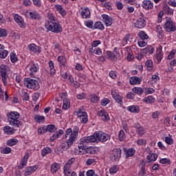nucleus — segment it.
<instances>
[{
  "label": "nucleus",
  "instance_id": "obj_29",
  "mask_svg": "<svg viewBox=\"0 0 176 176\" xmlns=\"http://www.w3.org/2000/svg\"><path fill=\"white\" fill-rule=\"evenodd\" d=\"M3 130L4 133H6V134H8L10 135H12V134H14V133L16 132V130L14 129L9 126H4Z\"/></svg>",
  "mask_w": 176,
  "mask_h": 176
},
{
  "label": "nucleus",
  "instance_id": "obj_11",
  "mask_svg": "<svg viewBox=\"0 0 176 176\" xmlns=\"http://www.w3.org/2000/svg\"><path fill=\"white\" fill-rule=\"evenodd\" d=\"M111 95L113 98H114L115 100H116V102L118 104H120V107L123 106V98L120 96V95L116 91V90L111 91Z\"/></svg>",
  "mask_w": 176,
  "mask_h": 176
},
{
  "label": "nucleus",
  "instance_id": "obj_49",
  "mask_svg": "<svg viewBox=\"0 0 176 176\" xmlns=\"http://www.w3.org/2000/svg\"><path fill=\"white\" fill-rule=\"evenodd\" d=\"M164 12H165V13H166V14H168V15L173 16V14H174V9H173L168 6H166L164 8Z\"/></svg>",
  "mask_w": 176,
  "mask_h": 176
},
{
  "label": "nucleus",
  "instance_id": "obj_30",
  "mask_svg": "<svg viewBox=\"0 0 176 176\" xmlns=\"http://www.w3.org/2000/svg\"><path fill=\"white\" fill-rule=\"evenodd\" d=\"M155 102L156 99L152 96H148L143 99V102L146 104H154Z\"/></svg>",
  "mask_w": 176,
  "mask_h": 176
},
{
  "label": "nucleus",
  "instance_id": "obj_26",
  "mask_svg": "<svg viewBox=\"0 0 176 176\" xmlns=\"http://www.w3.org/2000/svg\"><path fill=\"white\" fill-rule=\"evenodd\" d=\"M30 74L32 75L34 72H38L39 71V65L36 63L32 62L30 68Z\"/></svg>",
  "mask_w": 176,
  "mask_h": 176
},
{
  "label": "nucleus",
  "instance_id": "obj_63",
  "mask_svg": "<svg viewBox=\"0 0 176 176\" xmlns=\"http://www.w3.org/2000/svg\"><path fill=\"white\" fill-rule=\"evenodd\" d=\"M118 137H119L120 141H123V140H124V138H125L124 131L123 130L120 131Z\"/></svg>",
  "mask_w": 176,
  "mask_h": 176
},
{
  "label": "nucleus",
  "instance_id": "obj_57",
  "mask_svg": "<svg viewBox=\"0 0 176 176\" xmlns=\"http://www.w3.org/2000/svg\"><path fill=\"white\" fill-rule=\"evenodd\" d=\"M110 102L109 99L104 98H103L101 101H100V104L101 105H102V107H107V105H108V103Z\"/></svg>",
  "mask_w": 176,
  "mask_h": 176
},
{
  "label": "nucleus",
  "instance_id": "obj_28",
  "mask_svg": "<svg viewBox=\"0 0 176 176\" xmlns=\"http://www.w3.org/2000/svg\"><path fill=\"white\" fill-rule=\"evenodd\" d=\"M153 52H155V49H153L152 45H148L146 48L142 50L143 54H148H148H153Z\"/></svg>",
  "mask_w": 176,
  "mask_h": 176
},
{
  "label": "nucleus",
  "instance_id": "obj_32",
  "mask_svg": "<svg viewBox=\"0 0 176 176\" xmlns=\"http://www.w3.org/2000/svg\"><path fill=\"white\" fill-rule=\"evenodd\" d=\"M10 126H12V127H20L23 123L19 120H14L12 119V120L8 121Z\"/></svg>",
  "mask_w": 176,
  "mask_h": 176
},
{
  "label": "nucleus",
  "instance_id": "obj_55",
  "mask_svg": "<svg viewBox=\"0 0 176 176\" xmlns=\"http://www.w3.org/2000/svg\"><path fill=\"white\" fill-rule=\"evenodd\" d=\"M47 129L49 133H54L56 131V126H54V124H50L47 126Z\"/></svg>",
  "mask_w": 176,
  "mask_h": 176
},
{
  "label": "nucleus",
  "instance_id": "obj_60",
  "mask_svg": "<svg viewBox=\"0 0 176 176\" xmlns=\"http://www.w3.org/2000/svg\"><path fill=\"white\" fill-rule=\"evenodd\" d=\"M32 2L36 8H41L42 6V1L41 0H32Z\"/></svg>",
  "mask_w": 176,
  "mask_h": 176
},
{
  "label": "nucleus",
  "instance_id": "obj_58",
  "mask_svg": "<svg viewBox=\"0 0 176 176\" xmlns=\"http://www.w3.org/2000/svg\"><path fill=\"white\" fill-rule=\"evenodd\" d=\"M10 60L12 63H16L17 61V56H16L14 52L10 54Z\"/></svg>",
  "mask_w": 176,
  "mask_h": 176
},
{
  "label": "nucleus",
  "instance_id": "obj_19",
  "mask_svg": "<svg viewBox=\"0 0 176 176\" xmlns=\"http://www.w3.org/2000/svg\"><path fill=\"white\" fill-rule=\"evenodd\" d=\"M142 6L143 9L151 10V9H153V3L149 0H144L142 3Z\"/></svg>",
  "mask_w": 176,
  "mask_h": 176
},
{
  "label": "nucleus",
  "instance_id": "obj_64",
  "mask_svg": "<svg viewBox=\"0 0 176 176\" xmlns=\"http://www.w3.org/2000/svg\"><path fill=\"white\" fill-rule=\"evenodd\" d=\"M10 152H12V148L10 147H6L1 151V153H3L4 155H8V153H10Z\"/></svg>",
  "mask_w": 176,
  "mask_h": 176
},
{
  "label": "nucleus",
  "instance_id": "obj_39",
  "mask_svg": "<svg viewBox=\"0 0 176 176\" xmlns=\"http://www.w3.org/2000/svg\"><path fill=\"white\" fill-rule=\"evenodd\" d=\"M145 65L150 72L153 71V61L152 60H147L145 63Z\"/></svg>",
  "mask_w": 176,
  "mask_h": 176
},
{
  "label": "nucleus",
  "instance_id": "obj_31",
  "mask_svg": "<svg viewBox=\"0 0 176 176\" xmlns=\"http://www.w3.org/2000/svg\"><path fill=\"white\" fill-rule=\"evenodd\" d=\"M126 109L132 113H138V112H140V107L135 105L129 106L126 108Z\"/></svg>",
  "mask_w": 176,
  "mask_h": 176
},
{
  "label": "nucleus",
  "instance_id": "obj_62",
  "mask_svg": "<svg viewBox=\"0 0 176 176\" xmlns=\"http://www.w3.org/2000/svg\"><path fill=\"white\" fill-rule=\"evenodd\" d=\"M176 50H173L169 55L167 57V60H172V58H174V56H175Z\"/></svg>",
  "mask_w": 176,
  "mask_h": 176
},
{
  "label": "nucleus",
  "instance_id": "obj_20",
  "mask_svg": "<svg viewBox=\"0 0 176 176\" xmlns=\"http://www.w3.org/2000/svg\"><path fill=\"white\" fill-rule=\"evenodd\" d=\"M14 21L16 23H18V25H20L21 28L25 27V23H24V19H23V17H21L19 14H15L14 16Z\"/></svg>",
  "mask_w": 176,
  "mask_h": 176
},
{
  "label": "nucleus",
  "instance_id": "obj_33",
  "mask_svg": "<svg viewBox=\"0 0 176 176\" xmlns=\"http://www.w3.org/2000/svg\"><path fill=\"white\" fill-rule=\"evenodd\" d=\"M60 166L59 164H57L56 162H54L51 165V173L52 174H56L57 171H58Z\"/></svg>",
  "mask_w": 176,
  "mask_h": 176
},
{
  "label": "nucleus",
  "instance_id": "obj_46",
  "mask_svg": "<svg viewBox=\"0 0 176 176\" xmlns=\"http://www.w3.org/2000/svg\"><path fill=\"white\" fill-rule=\"evenodd\" d=\"M19 142V140L17 139H10L6 142V145L8 146H14V145H16Z\"/></svg>",
  "mask_w": 176,
  "mask_h": 176
},
{
  "label": "nucleus",
  "instance_id": "obj_15",
  "mask_svg": "<svg viewBox=\"0 0 176 176\" xmlns=\"http://www.w3.org/2000/svg\"><path fill=\"white\" fill-rule=\"evenodd\" d=\"M146 151L149 152V155H147V160L148 163H153V162H156V160L157 159V155L153 153L152 151H151V149L146 148Z\"/></svg>",
  "mask_w": 176,
  "mask_h": 176
},
{
  "label": "nucleus",
  "instance_id": "obj_50",
  "mask_svg": "<svg viewBox=\"0 0 176 176\" xmlns=\"http://www.w3.org/2000/svg\"><path fill=\"white\" fill-rule=\"evenodd\" d=\"M140 172L139 174L142 176L145 175V174H146V171L145 170V164H140Z\"/></svg>",
  "mask_w": 176,
  "mask_h": 176
},
{
  "label": "nucleus",
  "instance_id": "obj_47",
  "mask_svg": "<svg viewBox=\"0 0 176 176\" xmlns=\"http://www.w3.org/2000/svg\"><path fill=\"white\" fill-rule=\"evenodd\" d=\"M91 101L94 103L98 102L100 101V97L97 96L96 94H91L90 95Z\"/></svg>",
  "mask_w": 176,
  "mask_h": 176
},
{
  "label": "nucleus",
  "instance_id": "obj_23",
  "mask_svg": "<svg viewBox=\"0 0 176 176\" xmlns=\"http://www.w3.org/2000/svg\"><path fill=\"white\" fill-rule=\"evenodd\" d=\"M124 152L126 154V157H131L135 155V150L133 148H124Z\"/></svg>",
  "mask_w": 176,
  "mask_h": 176
},
{
  "label": "nucleus",
  "instance_id": "obj_10",
  "mask_svg": "<svg viewBox=\"0 0 176 176\" xmlns=\"http://www.w3.org/2000/svg\"><path fill=\"white\" fill-rule=\"evenodd\" d=\"M75 140L72 139V138L69 137V140L67 142H63L61 143V148L63 151H67V149H69L72 145H74V142Z\"/></svg>",
  "mask_w": 176,
  "mask_h": 176
},
{
  "label": "nucleus",
  "instance_id": "obj_6",
  "mask_svg": "<svg viewBox=\"0 0 176 176\" xmlns=\"http://www.w3.org/2000/svg\"><path fill=\"white\" fill-rule=\"evenodd\" d=\"M164 28L166 32H174L176 30L175 23L173 22L171 18L166 17V23L164 25Z\"/></svg>",
  "mask_w": 176,
  "mask_h": 176
},
{
  "label": "nucleus",
  "instance_id": "obj_13",
  "mask_svg": "<svg viewBox=\"0 0 176 176\" xmlns=\"http://www.w3.org/2000/svg\"><path fill=\"white\" fill-rule=\"evenodd\" d=\"M98 116H100L103 122H108L109 120V115L105 111V110L102 109L99 111L97 113Z\"/></svg>",
  "mask_w": 176,
  "mask_h": 176
},
{
  "label": "nucleus",
  "instance_id": "obj_5",
  "mask_svg": "<svg viewBox=\"0 0 176 176\" xmlns=\"http://www.w3.org/2000/svg\"><path fill=\"white\" fill-rule=\"evenodd\" d=\"M80 143L78 144L79 153H82V155H86V153H89V155L96 154V148L93 146L87 147V144L84 147H80V145H83V142H82V138L80 140Z\"/></svg>",
  "mask_w": 176,
  "mask_h": 176
},
{
  "label": "nucleus",
  "instance_id": "obj_36",
  "mask_svg": "<svg viewBox=\"0 0 176 176\" xmlns=\"http://www.w3.org/2000/svg\"><path fill=\"white\" fill-rule=\"evenodd\" d=\"M55 8L56 9L57 12L61 14V16H65L67 14V12H65V10L63 8V6L61 5H55Z\"/></svg>",
  "mask_w": 176,
  "mask_h": 176
},
{
  "label": "nucleus",
  "instance_id": "obj_4",
  "mask_svg": "<svg viewBox=\"0 0 176 176\" xmlns=\"http://www.w3.org/2000/svg\"><path fill=\"white\" fill-rule=\"evenodd\" d=\"M24 86L28 87V89H32L33 90H39V82L38 80L28 78H25L23 80Z\"/></svg>",
  "mask_w": 176,
  "mask_h": 176
},
{
  "label": "nucleus",
  "instance_id": "obj_48",
  "mask_svg": "<svg viewBox=\"0 0 176 176\" xmlns=\"http://www.w3.org/2000/svg\"><path fill=\"white\" fill-rule=\"evenodd\" d=\"M34 120L37 123H42V122L45 121V116L36 115L34 117Z\"/></svg>",
  "mask_w": 176,
  "mask_h": 176
},
{
  "label": "nucleus",
  "instance_id": "obj_1",
  "mask_svg": "<svg viewBox=\"0 0 176 176\" xmlns=\"http://www.w3.org/2000/svg\"><path fill=\"white\" fill-rule=\"evenodd\" d=\"M108 140H111V135L107 133L101 131H96L92 135L88 137H84L82 138V145L80 144V148H85L86 144H90L91 142H106Z\"/></svg>",
  "mask_w": 176,
  "mask_h": 176
},
{
  "label": "nucleus",
  "instance_id": "obj_27",
  "mask_svg": "<svg viewBox=\"0 0 176 176\" xmlns=\"http://www.w3.org/2000/svg\"><path fill=\"white\" fill-rule=\"evenodd\" d=\"M63 134H64V131H63V129H59L50 137V141H54V140L60 138Z\"/></svg>",
  "mask_w": 176,
  "mask_h": 176
},
{
  "label": "nucleus",
  "instance_id": "obj_9",
  "mask_svg": "<svg viewBox=\"0 0 176 176\" xmlns=\"http://www.w3.org/2000/svg\"><path fill=\"white\" fill-rule=\"evenodd\" d=\"M25 16H26V17H28V19H31L32 20H41L42 19L41 14H39V13L36 12L26 11L25 12Z\"/></svg>",
  "mask_w": 176,
  "mask_h": 176
},
{
  "label": "nucleus",
  "instance_id": "obj_41",
  "mask_svg": "<svg viewBox=\"0 0 176 176\" xmlns=\"http://www.w3.org/2000/svg\"><path fill=\"white\" fill-rule=\"evenodd\" d=\"M69 107H71V102H69V99L68 98L63 99V109L65 111L68 108H69Z\"/></svg>",
  "mask_w": 176,
  "mask_h": 176
},
{
  "label": "nucleus",
  "instance_id": "obj_35",
  "mask_svg": "<svg viewBox=\"0 0 176 176\" xmlns=\"http://www.w3.org/2000/svg\"><path fill=\"white\" fill-rule=\"evenodd\" d=\"M47 18L48 19L47 24H52V23H56V21H57V19H56V16H54V15H53L50 12H48Z\"/></svg>",
  "mask_w": 176,
  "mask_h": 176
},
{
  "label": "nucleus",
  "instance_id": "obj_42",
  "mask_svg": "<svg viewBox=\"0 0 176 176\" xmlns=\"http://www.w3.org/2000/svg\"><path fill=\"white\" fill-rule=\"evenodd\" d=\"M58 61L60 67H65V63H67V59L63 56H58Z\"/></svg>",
  "mask_w": 176,
  "mask_h": 176
},
{
  "label": "nucleus",
  "instance_id": "obj_59",
  "mask_svg": "<svg viewBox=\"0 0 176 176\" xmlns=\"http://www.w3.org/2000/svg\"><path fill=\"white\" fill-rule=\"evenodd\" d=\"M170 68L168 69L169 72H173V70L174 69V67H175L176 65V60H173L172 61H170Z\"/></svg>",
  "mask_w": 176,
  "mask_h": 176
},
{
  "label": "nucleus",
  "instance_id": "obj_2",
  "mask_svg": "<svg viewBox=\"0 0 176 176\" xmlns=\"http://www.w3.org/2000/svg\"><path fill=\"white\" fill-rule=\"evenodd\" d=\"M78 134H79V127L75 125L72 128H69L66 130V135H63V139L68 138L69 135L70 138L75 141L78 137Z\"/></svg>",
  "mask_w": 176,
  "mask_h": 176
},
{
  "label": "nucleus",
  "instance_id": "obj_43",
  "mask_svg": "<svg viewBox=\"0 0 176 176\" xmlns=\"http://www.w3.org/2000/svg\"><path fill=\"white\" fill-rule=\"evenodd\" d=\"M133 93H135L136 94H139V96H141L142 93H144V89L142 87H135L132 89Z\"/></svg>",
  "mask_w": 176,
  "mask_h": 176
},
{
  "label": "nucleus",
  "instance_id": "obj_25",
  "mask_svg": "<svg viewBox=\"0 0 176 176\" xmlns=\"http://www.w3.org/2000/svg\"><path fill=\"white\" fill-rule=\"evenodd\" d=\"M142 80L140 77L133 76L130 78L129 83L130 85H140Z\"/></svg>",
  "mask_w": 176,
  "mask_h": 176
},
{
  "label": "nucleus",
  "instance_id": "obj_14",
  "mask_svg": "<svg viewBox=\"0 0 176 176\" xmlns=\"http://www.w3.org/2000/svg\"><path fill=\"white\" fill-rule=\"evenodd\" d=\"M135 130H136V133H138V135H139V137H142V135H144L145 134V129H144V127L142 126H141L140 124V123H136L135 124L134 126Z\"/></svg>",
  "mask_w": 176,
  "mask_h": 176
},
{
  "label": "nucleus",
  "instance_id": "obj_21",
  "mask_svg": "<svg viewBox=\"0 0 176 176\" xmlns=\"http://www.w3.org/2000/svg\"><path fill=\"white\" fill-rule=\"evenodd\" d=\"M28 47V50L33 53H41V47L37 46L36 44H30Z\"/></svg>",
  "mask_w": 176,
  "mask_h": 176
},
{
  "label": "nucleus",
  "instance_id": "obj_56",
  "mask_svg": "<svg viewBox=\"0 0 176 176\" xmlns=\"http://www.w3.org/2000/svg\"><path fill=\"white\" fill-rule=\"evenodd\" d=\"M165 142L168 144V145H173V144H174V140L170 137L166 136L165 137Z\"/></svg>",
  "mask_w": 176,
  "mask_h": 176
},
{
  "label": "nucleus",
  "instance_id": "obj_44",
  "mask_svg": "<svg viewBox=\"0 0 176 176\" xmlns=\"http://www.w3.org/2000/svg\"><path fill=\"white\" fill-rule=\"evenodd\" d=\"M49 153H52V148L49 147H45L41 151V155L43 157H45V156L49 155Z\"/></svg>",
  "mask_w": 176,
  "mask_h": 176
},
{
  "label": "nucleus",
  "instance_id": "obj_17",
  "mask_svg": "<svg viewBox=\"0 0 176 176\" xmlns=\"http://www.w3.org/2000/svg\"><path fill=\"white\" fill-rule=\"evenodd\" d=\"M146 25L145 18H139L135 23V27L136 28H144Z\"/></svg>",
  "mask_w": 176,
  "mask_h": 176
},
{
  "label": "nucleus",
  "instance_id": "obj_37",
  "mask_svg": "<svg viewBox=\"0 0 176 176\" xmlns=\"http://www.w3.org/2000/svg\"><path fill=\"white\" fill-rule=\"evenodd\" d=\"M49 67L50 68V76H53V75H56V69H54V63L53 60L49 61Z\"/></svg>",
  "mask_w": 176,
  "mask_h": 176
},
{
  "label": "nucleus",
  "instance_id": "obj_22",
  "mask_svg": "<svg viewBox=\"0 0 176 176\" xmlns=\"http://www.w3.org/2000/svg\"><path fill=\"white\" fill-rule=\"evenodd\" d=\"M7 116L8 118V121L12 120V119L17 120L20 118V113L17 111H12L10 113H8Z\"/></svg>",
  "mask_w": 176,
  "mask_h": 176
},
{
  "label": "nucleus",
  "instance_id": "obj_3",
  "mask_svg": "<svg viewBox=\"0 0 176 176\" xmlns=\"http://www.w3.org/2000/svg\"><path fill=\"white\" fill-rule=\"evenodd\" d=\"M45 28L48 31H51L52 32H55L56 34H59V32H63V27L60 23L57 22H53L52 23L45 24Z\"/></svg>",
  "mask_w": 176,
  "mask_h": 176
},
{
  "label": "nucleus",
  "instance_id": "obj_38",
  "mask_svg": "<svg viewBox=\"0 0 176 176\" xmlns=\"http://www.w3.org/2000/svg\"><path fill=\"white\" fill-rule=\"evenodd\" d=\"M104 25L102 24V23H101V21H98L96 23H95V24L93 26V30H100L101 31L104 30Z\"/></svg>",
  "mask_w": 176,
  "mask_h": 176
},
{
  "label": "nucleus",
  "instance_id": "obj_34",
  "mask_svg": "<svg viewBox=\"0 0 176 176\" xmlns=\"http://www.w3.org/2000/svg\"><path fill=\"white\" fill-rule=\"evenodd\" d=\"M107 56L109 60H111V61H117L118 60V56L113 54V52L111 51L107 52Z\"/></svg>",
  "mask_w": 176,
  "mask_h": 176
},
{
  "label": "nucleus",
  "instance_id": "obj_61",
  "mask_svg": "<svg viewBox=\"0 0 176 176\" xmlns=\"http://www.w3.org/2000/svg\"><path fill=\"white\" fill-rule=\"evenodd\" d=\"M160 163H161V164H170V160L167 159V158H162L160 160Z\"/></svg>",
  "mask_w": 176,
  "mask_h": 176
},
{
  "label": "nucleus",
  "instance_id": "obj_24",
  "mask_svg": "<svg viewBox=\"0 0 176 176\" xmlns=\"http://www.w3.org/2000/svg\"><path fill=\"white\" fill-rule=\"evenodd\" d=\"M91 13L90 12V9L89 8H85L81 12V16L82 19H90Z\"/></svg>",
  "mask_w": 176,
  "mask_h": 176
},
{
  "label": "nucleus",
  "instance_id": "obj_8",
  "mask_svg": "<svg viewBox=\"0 0 176 176\" xmlns=\"http://www.w3.org/2000/svg\"><path fill=\"white\" fill-rule=\"evenodd\" d=\"M120 157H122V149L114 148L110 157L111 160H112V162H119Z\"/></svg>",
  "mask_w": 176,
  "mask_h": 176
},
{
  "label": "nucleus",
  "instance_id": "obj_12",
  "mask_svg": "<svg viewBox=\"0 0 176 176\" xmlns=\"http://www.w3.org/2000/svg\"><path fill=\"white\" fill-rule=\"evenodd\" d=\"M102 18L107 27H111V25H112L113 23V19H112V17L107 14H102Z\"/></svg>",
  "mask_w": 176,
  "mask_h": 176
},
{
  "label": "nucleus",
  "instance_id": "obj_54",
  "mask_svg": "<svg viewBox=\"0 0 176 176\" xmlns=\"http://www.w3.org/2000/svg\"><path fill=\"white\" fill-rule=\"evenodd\" d=\"M119 171V167L118 166H114L109 169L110 174H115Z\"/></svg>",
  "mask_w": 176,
  "mask_h": 176
},
{
  "label": "nucleus",
  "instance_id": "obj_7",
  "mask_svg": "<svg viewBox=\"0 0 176 176\" xmlns=\"http://www.w3.org/2000/svg\"><path fill=\"white\" fill-rule=\"evenodd\" d=\"M74 115L78 116V118H80V120L81 123L86 124L87 122H88L87 119V113L85 111H83L82 109H78L77 111L74 112Z\"/></svg>",
  "mask_w": 176,
  "mask_h": 176
},
{
  "label": "nucleus",
  "instance_id": "obj_53",
  "mask_svg": "<svg viewBox=\"0 0 176 176\" xmlns=\"http://www.w3.org/2000/svg\"><path fill=\"white\" fill-rule=\"evenodd\" d=\"M156 60L158 61V63H160L162 61V58H163V52H158L155 56Z\"/></svg>",
  "mask_w": 176,
  "mask_h": 176
},
{
  "label": "nucleus",
  "instance_id": "obj_52",
  "mask_svg": "<svg viewBox=\"0 0 176 176\" xmlns=\"http://www.w3.org/2000/svg\"><path fill=\"white\" fill-rule=\"evenodd\" d=\"M8 36V30L6 29H0V38H5Z\"/></svg>",
  "mask_w": 176,
  "mask_h": 176
},
{
  "label": "nucleus",
  "instance_id": "obj_18",
  "mask_svg": "<svg viewBox=\"0 0 176 176\" xmlns=\"http://www.w3.org/2000/svg\"><path fill=\"white\" fill-rule=\"evenodd\" d=\"M36 170H38V165L26 167L25 169L24 175H31V174L36 171Z\"/></svg>",
  "mask_w": 176,
  "mask_h": 176
},
{
  "label": "nucleus",
  "instance_id": "obj_40",
  "mask_svg": "<svg viewBox=\"0 0 176 176\" xmlns=\"http://www.w3.org/2000/svg\"><path fill=\"white\" fill-rule=\"evenodd\" d=\"M8 66L1 65L0 66V74L1 76H5V75H8Z\"/></svg>",
  "mask_w": 176,
  "mask_h": 176
},
{
  "label": "nucleus",
  "instance_id": "obj_51",
  "mask_svg": "<svg viewBox=\"0 0 176 176\" xmlns=\"http://www.w3.org/2000/svg\"><path fill=\"white\" fill-rule=\"evenodd\" d=\"M8 50H1L0 51V58H6V57H8Z\"/></svg>",
  "mask_w": 176,
  "mask_h": 176
},
{
  "label": "nucleus",
  "instance_id": "obj_45",
  "mask_svg": "<svg viewBox=\"0 0 176 176\" xmlns=\"http://www.w3.org/2000/svg\"><path fill=\"white\" fill-rule=\"evenodd\" d=\"M138 35L142 41H145V39H148L149 38L148 34H146V33H145L144 31H140Z\"/></svg>",
  "mask_w": 176,
  "mask_h": 176
},
{
  "label": "nucleus",
  "instance_id": "obj_16",
  "mask_svg": "<svg viewBox=\"0 0 176 176\" xmlns=\"http://www.w3.org/2000/svg\"><path fill=\"white\" fill-rule=\"evenodd\" d=\"M28 157H30V155L28 154V153H26L24 157L21 159V164L18 166V168H19V170L24 168V167L27 166Z\"/></svg>",
  "mask_w": 176,
  "mask_h": 176
}]
</instances>
